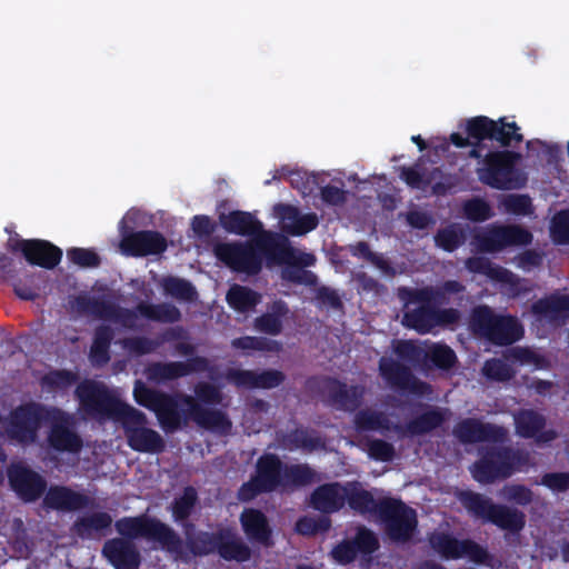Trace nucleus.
Returning a JSON list of instances; mask_svg holds the SVG:
<instances>
[{"label":"nucleus","mask_w":569,"mask_h":569,"mask_svg":"<svg viewBox=\"0 0 569 569\" xmlns=\"http://www.w3.org/2000/svg\"><path fill=\"white\" fill-rule=\"evenodd\" d=\"M550 234L556 244H569V209L553 216Z\"/></svg>","instance_id":"58"},{"label":"nucleus","mask_w":569,"mask_h":569,"mask_svg":"<svg viewBox=\"0 0 569 569\" xmlns=\"http://www.w3.org/2000/svg\"><path fill=\"white\" fill-rule=\"evenodd\" d=\"M68 259L82 268H97L101 263V258L93 249L71 248L67 251Z\"/></svg>","instance_id":"61"},{"label":"nucleus","mask_w":569,"mask_h":569,"mask_svg":"<svg viewBox=\"0 0 569 569\" xmlns=\"http://www.w3.org/2000/svg\"><path fill=\"white\" fill-rule=\"evenodd\" d=\"M457 182L456 176L445 173L439 167L432 168L426 177V186H431L436 196L447 194L457 187Z\"/></svg>","instance_id":"52"},{"label":"nucleus","mask_w":569,"mask_h":569,"mask_svg":"<svg viewBox=\"0 0 569 569\" xmlns=\"http://www.w3.org/2000/svg\"><path fill=\"white\" fill-rule=\"evenodd\" d=\"M111 523V516L108 512L100 511L78 518L73 523V530L79 537L86 538L89 537L92 531L108 529Z\"/></svg>","instance_id":"47"},{"label":"nucleus","mask_w":569,"mask_h":569,"mask_svg":"<svg viewBox=\"0 0 569 569\" xmlns=\"http://www.w3.org/2000/svg\"><path fill=\"white\" fill-rule=\"evenodd\" d=\"M457 362L455 351L445 343H432L426 349V366H432L441 370L451 369Z\"/></svg>","instance_id":"48"},{"label":"nucleus","mask_w":569,"mask_h":569,"mask_svg":"<svg viewBox=\"0 0 569 569\" xmlns=\"http://www.w3.org/2000/svg\"><path fill=\"white\" fill-rule=\"evenodd\" d=\"M51 426L48 432V443L57 452L79 453L83 447L82 438L73 429L69 415L52 408Z\"/></svg>","instance_id":"18"},{"label":"nucleus","mask_w":569,"mask_h":569,"mask_svg":"<svg viewBox=\"0 0 569 569\" xmlns=\"http://www.w3.org/2000/svg\"><path fill=\"white\" fill-rule=\"evenodd\" d=\"M546 418L533 409H520L515 415L516 432L525 439H536L538 443H548L557 438L552 429L545 430Z\"/></svg>","instance_id":"23"},{"label":"nucleus","mask_w":569,"mask_h":569,"mask_svg":"<svg viewBox=\"0 0 569 569\" xmlns=\"http://www.w3.org/2000/svg\"><path fill=\"white\" fill-rule=\"evenodd\" d=\"M216 258L233 272L257 276L262 270L264 256L283 257L290 253L287 240L272 232L248 241L219 242L213 247Z\"/></svg>","instance_id":"4"},{"label":"nucleus","mask_w":569,"mask_h":569,"mask_svg":"<svg viewBox=\"0 0 569 569\" xmlns=\"http://www.w3.org/2000/svg\"><path fill=\"white\" fill-rule=\"evenodd\" d=\"M117 532L128 541L144 538L156 541L171 553L182 555L183 541L180 536L167 523L158 518L140 515L123 517L114 522Z\"/></svg>","instance_id":"9"},{"label":"nucleus","mask_w":569,"mask_h":569,"mask_svg":"<svg viewBox=\"0 0 569 569\" xmlns=\"http://www.w3.org/2000/svg\"><path fill=\"white\" fill-rule=\"evenodd\" d=\"M183 329L181 327H172L163 330L156 339L143 336L124 338L122 347L133 356H144L154 352L160 346L166 342H172L183 337Z\"/></svg>","instance_id":"30"},{"label":"nucleus","mask_w":569,"mask_h":569,"mask_svg":"<svg viewBox=\"0 0 569 569\" xmlns=\"http://www.w3.org/2000/svg\"><path fill=\"white\" fill-rule=\"evenodd\" d=\"M465 240L466 236L463 230L456 226L439 229L435 236L437 247L447 252H453L457 250L461 244H463Z\"/></svg>","instance_id":"53"},{"label":"nucleus","mask_w":569,"mask_h":569,"mask_svg":"<svg viewBox=\"0 0 569 569\" xmlns=\"http://www.w3.org/2000/svg\"><path fill=\"white\" fill-rule=\"evenodd\" d=\"M51 408L36 401L21 403L10 410L2 427L6 437L13 443L29 446L38 439L39 430L51 418Z\"/></svg>","instance_id":"11"},{"label":"nucleus","mask_w":569,"mask_h":569,"mask_svg":"<svg viewBox=\"0 0 569 569\" xmlns=\"http://www.w3.org/2000/svg\"><path fill=\"white\" fill-rule=\"evenodd\" d=\"M74 307L81 315L93 316L98 319L110 321L116 303L101 298L78 296L74 300Z\"/></svg>","instance_id":"45"},{"label":"nucleus","mask_w":569,"mask_h":569,"mask_svg":"<svg viewBox=\"0 0 569 569\" xmlns=\"http://www.w3.org/2000/svg\"><path fill=\"white\" fill-rule=\"evenodd\" d=\"M530 466L529 452L511 447H488L470 467L472 478L479 483H493L510 478Z\"/></svg>","instance_id":"7"},{"label":"nucleus","mask_w":569,"mask_h":569,"mask_svg":"<svg viewBox=\"0 0 569 569\" xmlns=\"http://www.w3.org/2000/svg\"><path fill=\"white\" fill-rule=\"evenodd\" d=\"M398 297L405 305H420L406 311L402 319L403 326L416 330L420 335L429 333L436 327L456 325L460 320L459 310L437 307L443 303V295L431 286L423 288L400 287L398 288Z\"/></svg>","instance_id":"5"},{"label":"nucleus","mask_w":569,"mask_h":569,"mask_svg":"<svg viewBox=\"0 0 569 569\" xmlns=\"http://www.w3.org/2000/svg\"><path fill=\"white\" fill-rule=\"evenodd\" d=\"M209 361L202 356L188 358L187 361L154 362L147 371L148 378L156 382H164L186 377L192 372H203L208 370Z\"/></svg>","instance_id":"22"},{"label":"nucleus","mask_w":569,"mask_h":569,"mask_svg":"<svg viewBox=\"0 0 569 569\" xmlns=\"http://www.w3.org/2000/svg\"><path fill=\"white\" fill-rule=\"evenodd\" d=\"M133 398L139 406L154 412L160 427L168 433L180 430L189 419L206 430L221 435L228 433L232 427L222 410L204 408L189 395L149 388L141 380L134 382Z\"/></svg>","instance_id":"2"},{"label":"nucleus","mask_w":569,"mask_h":569,"mask_svg":"<svg viewBox=\"0 0 569 569\" xmlns=\"http://www.w3.org/2000/svg\"><path fill=\"white\" fill-rule=\"evenodd\" d=\"M79 380L77 372L68 369H52L40 378L42 390L50 393L66 392Z\"/></svg>","instance_id":"41"},{"label":"nucleus","mask_w":569,"mask_h":569,"mask_svg":"<svg viewBox=\"0 0 569 569\" xmlns=\"http://www.w3.org/2000/svg\"><path fill=\"white\" fill-rule=\"evenodd\" d=\"M290 310L288 303L281 299L268 306L267 311L253 321L254 328L269 336H278L282 332L283 322Z\"/></svg>","instance_id":"34"},{"label":"nucleus","mask_w":569,"mask_h":569,"mask_svg":"<svg viewBox=\"0 0 569 569\" xmlns=\"http://www.w3.org/2000/svg\"><path fill=\"white\" fill-rule=\"evenodd\" d=\"M315 480L316 471L308 463H286L278 455L264 452L257 459L254 475L239 488L238 498L248 502L261 493L302 488Z\"/></svg>","instance_id":"3"},{"label":"nucleus","mask_w":569,"mask_h":569,"mask_svg":"<svg viewBox=\"0 0 569 569\" xmlns=\"http://www.w3.org/2000/svg\"><path fill=\"white\" fill-rule=\"evenodd\" d=\"M496 120L486 116H477L470 118L466 124V132L469 138L473 139V147L469 151L471 158L479 159L482 157L483 141L490 140Z\"/></svg>","instance_id":"36"},{"label":"nucleus","mask_w":569,"mask_h":569,"mask_svg":"<svg viewBox=\"0 0 569 569\" xmlns=\"http://www.w3.org/2000/svg\"><path fill=\"white\" fill-rule=\"evenodd\" d=\"M281 173L288 176L292 188L297 189L301 194L308 196L313 192L316 177L308 176L300 170H290L287 167L281 168Z\"/></svg>","instance_id":"60"},{"label":"nucleus","mask_w":569,"mask_h":569,"mask_svg":"<svg viewBox=\"0 0 569 569\" xmlns=\"http://www.w3.org/2000/svg\"><path fill=\"white\" fill-rule=\"evenodd\" d=\"M239 521L246 537L252 543L269 548L273 545L272 528L267 516L256 508H246L240 513Z\"/></svg>","instance_id":"25"},{"label":"nucleus","mask_w":569,"mask_h":569,"mask_svg":"<svg viewBox=\"0 0 569 569\" xmlns=\"http://www.w3.org/2000/svg\"><path fill=\"white\" fill-rule=\"evenodd\" d=\"M309 503L325 515L339 512L346 505V483L333 481L318 486L311 492Z\"/></svg>","instance_id":"24"},{"label":"nucleus","mask_w":569,"mask_h":569,"mask_svg":"<svg viewBox=\"0 0 569 569\" xmlns=\"http://www.w3.org/2000/svg\"><path fill=\"white\" fill-rule=\"evenodd\" d=\"M368 455L376 461L389 462L395 458L396 449L386 440L372 439L368 442Z\"/></svg>","instance_id":"62"},{"label":"nucleus","mask_w":569,"mask_h":569,"mask_svg":"<svg viewBox=\"0 0 569 569\" xmlns=\"http://www.w3.org/2000/svg\"><path fill=\"white\" fill-rule=\"evenodd\" d=\"M8 481L11 489L24 502H34L47 489L46 479L37 471L22 463L8 468Z\"/></svg>","instance_id":"19"},{"label":"nucleus","mask_w":569,"mask_h":569,"mask_svg":"<svg viewBox=\"0 0 569 569\" xmlns=\"http://www.w3.org/2000/svg\"><path fill=\"white\" fill-rule=\"evenodd\" d=\"M377 517L383 523L386 535L393 542L407 543L417 532V512L401 499L381 498L380 512Z\"/></svg>","instance_id":"13"},{"label":"nucleus","mask_w":569,"mask_h":569,"mask_svg":"<svg viewBox=\"0 0 569 569\" xmlns=\"http://www.w3.org/2000/svg\"><path fill=\"white\" fill-rule=\"evenodd\" d=\"M102 553L114 569H139L140 552L132 541L113 538L104 542Z\"/></svg>","instance_id":"29"},{"label":"nucleus","mask_w":569,"mask_h":569,"mask_svg":"<svg viewBox=\"0 0 569 569\" xmlns=\"http://www.w3.org/2000/svg\"><path fill=\"white\" fill-rule=\"evenodd\" d=\"M353 426L359 432L379 430L382 433L392 430L393 427L385 412L368 408L361 409L355 415Z\"/></svg>","instance_id":"40"},{"label":"nucleus","mask_w":569,"mask_h":569,"mask_svg":"<svg viewBox=\"0 0 569 569\" xmlns=\"http://www.w3.org/2000/svg\"><path fill=\"white\" fill-rule=\"evenodd\" d=\"M284 280L296 283L313 287L318 282V277L315 272L303 269L299 263H291L282 271Z\"/></svg>","instance_id":"59"},{"label":"nucleus","mask_w":569,"mask_h":569,"mask_svg":"<svg viewBox=\"0 0 569 569\" xmlns=\"http://www.w3.org/2000/svg\"><path fill=\"white\" fill-rule=\"evenodd\" d=\"M161 287L167 296L184 302H193L198 299L196 287L187 279L168 276L162 279Z\"/></svg>","instance_id":"46"},{"label":"nucleus","mask_w":569,"mask_h":569,"mask_svg":"<svg viewBox=\"0 0 569 569\" xmlns=\"http://www.w3.org/2000/svg\"><path fill=\"white\" fill-rule=\"evenodd\" d=\"M261 300V293L247 286L237 283L232 284L226 295L228 306L240 313L253 311Z\"/></svg>","instance_id":"37"},{"label":"nucleus","mask_w":569,"mask_h":569,"mask_svg":"<svg viewBox=\"0 0 569 569\" xmlns=\"http://www.w3.org/2000/svg\"><path fill=\"white\" fill-rule=\"evenodd\" d=\"M234 349L256 350V351H277L279 343L264 337L244 336L236 338L231 341Z\"/></svg>","instance_id":"56"},{"label":"nucleus","mask_w":569,"mask_h":569,"mask_svg":"<svg viewBox=\"0 0 569 569\" xmlns=\"http://www.w3.org/2000/svg\"><path fill=\"white\" fill-rule=\"evenodd\" d=\"M273 212L279 218L281 230L290 234V230L296 226L300 211L292 204L278 203L273 207Z\"/></svg>","instance_id":"63"},{"label":"nucleus","mask_w":569,"mask_h":569,"mask_svg":"<svg viewBox=\"0 0 569 569\" xmlns=\"http://www.w3.org/2000/svg\"><path fill=\"white\" fill-rule=\"evenodd\" d=\"M500 206L507 213L513 216H530L533 213L532 200L528 194H506L502 197Z\"/></svg>","instance_id":"54"},{"label":"nucleus","mask_w":569,"mask_h":569,"mask_svg":"<svg viewBox=\"0 0 569 569\" xmlns=\"http://www.w3.org/2000/svg\"><path fill=\"white\" fill-rule=\"evenodd\" d=\"M113 337L114 332L111 327L102 325L96 328L90 348L92 363L103 366L109 362Z\"/></svg>","instance_id":"42"},{"label":"nucleus","mask_w":569,"mask_h":569,"mask_svg":"<svg viewBox=\"0 0 569 569\" xmlns=\"http://www.w3.org/2000/svg\"><path fill=\"white\" fill-rule=\"evenodd\" d=\"M27 252L24 259L33 266L44 269L56 268L62 258V250L47 240L30 239L26 243Z\"/></svg>","instance_id":"33"},{"label":"nucleus","mask_w":569,"mask_h":569,"mask_svg":"<svg viewBox=\"0 0 569 569\" xmlns=\"http://www.w3.org/2000/svg\"><path fill=\"white\" fill-rule=\"evenodd\" d=\"M196 400L204 405H220L222 401V393L218 387L209 382H199L194 387Z\"/></svg>","instance_id":"64"},{"label":"nucleus","mask_w":569,"mask_h":569,"mask_svg":"<svg viewBox=\"0 0 569 569\" xmlns=\"http://www.w3.org/2000/svg\"><path fill=\"white\" fill-rule=\"evenodd\" d=\"M221 227L229 233L238 236H253L254 238L267 232L263 224L251 212L233 210L219 216Z\"/></svg>","instance_id":"31"},{"label":"nucleus","mask_w":569,"mask_h":569,"mask_svg":"<svg viewBox=\"0 0 569 569\" xmlns=\"http://www.w3.org/2000/svg\"><path fill=\"white\" fill-rule=\"evenodd\" d=\"M380 548L377 535L366 526H358L351 539H343L330 551L331 558L341 566L353 562L358 555L371 556Z\"/></svg>","instance_id":"17"},{"label":"nucleus","mask_w":569,"mask_h":569,"mask_svg":"<svg viewBox=\"0 0 569 569\" xmlns=\"http://www.w3.org/2000/svg\"><path fill=\"white\" fill-rule=\"evenodd\" d=\"M428 542L431 549L443 559L461 558L462 540L457 539L451 533L433 531L428 536Z\"/></svg>","instance_id":"43"},{"label":"nucleus","mask_w":569,"mask_h":569,"mask_svg":"<svg viewBox=\"0 0 569 569\" xmlns=\"http://www.w3.org/2000/svg\"><path fill=\"white\" fill-rule=\"evenodd\" d=\"M422 412L402 425H393L392 431L402 437L425 436L440 428L447 420L448 409L418 403Z\"/></svg>","instance_id":"21"},{"label":"nucleus","mask_w":569,"mask_h":569,"mask_svg":"<svg viewBox=\"0 0 569 569\" xmlns=\"http://www.w3.org/2000/svg\"><path fill=\"white\" fill-rule=\"evenodd\" d=\"M458 501L475 519L490 522L502 530L519 533L526 526V515L517 508L495 503L489 497L470 489L456 493Z\"/></svg>","instance_id":"8"},{"label":"nucleus","mask_w":569,"mask_h":569,"mask_svg":"<svg viewBox=\"0 0 569 569\" xmlns=\"http://www.w3.org/2000/svg\"><path fill=\"white\" fill-rule=\"evenodd\" d=\"M466 267L471 272L485 274L488 278L499 282L512 283L515 279V274L510 270L493 263L486 257L468 258L466 261Z\"/></svg>","instance_id":"39"},{"label":"nucleus","mask_w":569,"mask_h":569,"mask_svg":"<svg viewBox=\"0 0 569 569\" xmlns=\"http://www.w3.org/2000/svg\"><path fill=\"white\" fill-rule=\"evenodd\" d=\"M521 154L512 150L489 151L478 168L479 180L497 190L520 189L526 183V178L517 168Z\"/></svg>","instance_id":"10"},{"label":"nucleus","mask_w":569,"mask_h":569,"mask_svg":"<svg viewBox=\"0 0 569 569\" xmlns=\"http://www.w3.org/2000/svg\"><path fill=\"white\" fill-rule=\"evenodd\" d=\"M532 239V233L519 224L492 223L475 236V244L480 252L496 253L508 247L531 244Z\"/></svg>","instance_id":"14"},{"label":"nucleus","mask_w":569,"mask_h":569,"mask_svg":"<svg viewBox=\"0 0 569 569\" xmlns=\"http://www.w3.org/2000/svg\"><path fill=\"white\" fill-rule=\"evenodd\" d=\"M76 397L90 416L120 421L132 450L144 453H160L164 450L166 443L160 433L146 427L147 416L113 396L103 383L86 380L77 386Z\"/></svg>","instance_id":"1"},{"label":"nucleus","mask_w":569,"mask_h":569,"mask_svg":"<svg viewBox=\"0 0 569 569\" xmlns=\"http://www.w3.org/2000/svg\"><path fill=\"white\" fill-rule=\"evenodd\" d=\"M328 403L345 411L357 410L363 399L365 388L359 385L348 387L338 379H328L326 383Z\"/></svg>","instance_id":"28"},{"label":"nucleus","mask_w":569,"mask_h":569,"mask_svg":"<svg viewBox=\"0 0 569 569\" xmlns=\"http://www.w3.org/2000/svg\"><path fill=\"white\" fill-rule=\"evenodd\" d=\"M276 441L279 448L288 451L302 450L312 452L325 446L317 430L302 426L289 431H277Z\"/></svg>","instance_id":"27"},{"label":"nucleus","mask_w":569,"mask_h":569,"mask_svg":"<svg viewBox=\"0 0 569 569\" xmlns=\"http://www.w3.org/2000/svg\"><path fill=\"white\" fill-rule=\"evenodd\" d=\"M462 209L465 217L472 222H483L493 217L491 206L482 198L466 200Z\"/></svg>","instance_id":"55"},{"label":"nucleus","mask_w":569,"mask_h":569,"mask_svg":"<svg viewBox=\"0 0 569 569\" xmlns=\"http://www.w3.org/2000/svg\"><path fill=\"white\" fill-rule=\"evenodd\" d=\"M379 375L392 389L419 397L428 396L431 386L415 376L411 368L390 357H381L378 362Z\"/></svg>","instance_id":"15"},{"label":"nucleus","mask_w":569,"mask_h":569,"mask_svg":"<svg viewBox=\"0 0 569 569\" xmlns=\"http://www.w3.org/2000/svg\"><path fill=\"white\" fill-rule=\"evenodd\" d=\"M186 545L194 557L217 553L226 561L247 562L251 559V548L231 527H221L216 531L192 532L194 525L184 522Z\"/></svg>","instance_id":"6"},{"label":"nucleus","mask_w":569,"mask_h":569,"mask_svg":"<svg viewBox=\"0 0 569 569\" xmlns=\"http://www.w3.org/2000/svg\"><path fill=\"white\" fill-rule=\"evenodd\" d=\"M350 252L353 257L362 258L373 266H376L379 270H381L385 274L395 276L396 270L391 266V263L382 257V254L376 253L370 249V246L366 241H359L356 244L350 246Z\"/></svg>","instance_id":"51"},{"label":"nucleus","mask_w":569,"mask_h":569,"mask_svg":"<svg viewBox=\"0 0 569 569\" xmlns=\"http://www.w3.org/2000/svg\"><path fill=\"white\" fill-rule=\"evenodd\" d=\"M490 140L498 142L502 148H518L523 141V136L515 121L509 122L506 117H501L496 120Z\"/></svg>","instance_id":"44"},{"label":"nucleus","mask_w":569,"mask_h":569,"mask_svg":"<svg viewBox=\"0 0 569 569\" xmlns=\"http://www.w3.org/2000/svg\"><path fill=\"white\" fill-rule=\"evenodd\" d=\"M532 312L550 322L569 317V295H551L533 302Z\"/></svg>","instance_id":"35"},{"label":"nucleus","mask_w":569,"mask_h":569,"mask_svg":"<svg viewBox=\"0 0 569 569\" xmlns=\"http://www.w3.org/2000/svg\"><path fill=\"white\" fill-rule=\"evenodd\" d=\"M198 502V492L192 486L183 488L182 495L174 498L171 506L172 517L177 522H183L193 512Z\"/></svg>","instance_id":"49"},{"label":"nucleus","mask_w":569,"mask_h":569,"mask_svg":"<svg viewBox=\"0 0 569 569\" xmlns=\"http://www.w3.org/2000/svg\"><path fill=\"white\" fill-rule=\"evenodd\" d=\"M119 248L121 253L127 257L142 258L163 253L168 248V241L162 233L156 230L134 231L121 227Z\"/></svg>","instance_id":"16"},{"label":"nucleus","mask_w":569,"mask_h":569,"mask_svg":"<svg viewBox=\"0 0 569 569\" xmlns=\"http://www.w3.org/2000/svg\"><path fill=\"white\" fill-rule=\"evenodd\" d=\"M472 332L496 346H509L523 336V328L516 317L496 315L486 305L476 307L470 316Z\"/></svg>","instance_id":"12"},{"label":"nucleus","mask_w":569,"mask_h":569,"mask_svg":"<svg viewBox=\"0 0 569 569\" xmlns=\"http://www.w3.org/2000/svg\"><path fill=\"white\" fill-rule=\"evenodd\" d=\"M392 349L399 360L413 367L425 363L426 349L413 340H396Z\"/></svg>","instance_id":"50"},{"label":"nucleus","mask_w":569,"mask_h":569,"mask_svg":"<svg viewBox=\"0 0 569 569\" xmlns=\"http://www.w3.org/2000/svg\"><path fill=\"white\" fill-rule=\"evenodd\" d=\"M346 503L358 515L378 516L381 499H375L371 491L365 489L359 481L346 482Z\"/></svg>","instance_id":"32"},{"label":"nucleus","mask_w":569,"mask_h":569,"mask_svg":"<svg viewBox=\"0 0 569 569\" xmlns=\"http://www.w3.org/2000/svg\"><path fill=\"white\" fill-rule=\"evenodd\" d=\"M137 311L142 318L161 323H176L182 318L181 311L170 302L147 303L139 302Z\"/></svg>","instance_id":"38"},{"label":"nucleus","mask_w":569,"mask_h":569,"mask_svg":"<svg viewBox=\"0 0 569 569\" xmlns=\"http://www.w3.org/2000/svg\"><path fill=\"white\" fill-rule=\"evenodd\" d=\"M452 433L463 445L503 442L507 437V430L502 426L483 422L477 418H465L458 421Z\"/></svg>","instance_id":"20"},{"label":"nucleus","mask_w":569,"mask_h":569,"mask_svg":"<svg viewBox=\"0 0 569 569\" xmlns=\"http://www.w3.org/2000/svg\"><path fill=\"white\" fill-rule=\"evenodd\" d=\"M43 505L46 508L58 511H77L91 505V499L67 486H51L47 490Z\"/></svg>","instance_id":"26"},{"label":"nucleus","mask_w":569,"mask_h":569,"mask_svg":"<svg viewBox=\"0 0 569 569\" xmlns=\"http://www.w3.org/2000/svg\"><path fill=\"white\" fill-rule=\"evenodd\" d=\"M482 373L489 380L498 382L509 381L513 377L511 367L498 358L488 359L482 367Z\"/></svg>","instance_id":"57"}]
</instances>
